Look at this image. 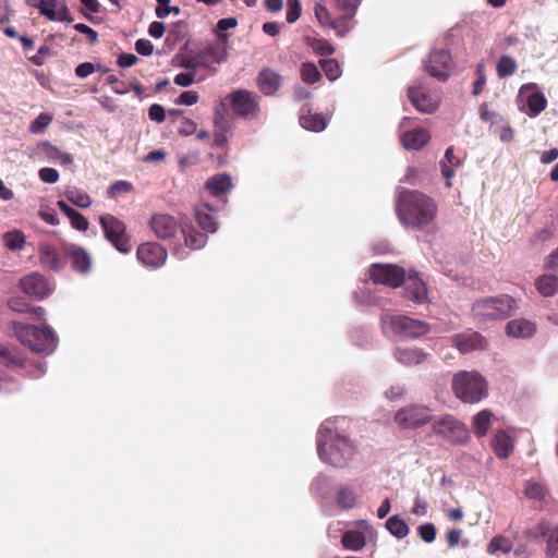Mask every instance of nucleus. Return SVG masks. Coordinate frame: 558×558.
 I'll use <instances>...</instances> for the list:
<instances>
[{"label":"nucleus","mask_w":558,"mask_h":558,"mask_svg":"<svg viewBox=\"0 0 558 558\" xmlns=\"http://www.w3.org/2000/svg\"><path fill=\"white\" fill-rule=\"evenodd\" d=\"M149 227L162 241L172 239L180 228L184 244H175L172 248V255L180 260L187 257L189 250L203 248L207 243V235L199 232L190 221L179 226L177 219L168 214H155L149 220Z\"/></svg>","instance_id":"1"},{"label":"nucleus","mask_w":558,"mask_h":558,"mask_svg":"<svg viewBox=\"0 0 558 558\" xmlns=\"http://www.w3.org/2000/svg\"><path fill=\"white\" fill-rule=\"evenodd\" d=\"M317 453L319 459L335 468H344L355 454L354 444L340 434L335 421H324L316 436Z\"/></svg>","instance_id":"2"},{"label":"nucleus","mask_w":558,"mask_h":558,"mask_svg":"<svg viewBox=\"0 0 558 558\" xmlns=\"http://www.w3.org/2000/svg\"><path fill=\"white\" fill-rule=\"evenodd\" d=\"M396 211L404 227L421 229L435 219L437 207L428 196L417 191L402 190L398 195Z\"/></svg>","instance_id":"3"},{"label":"nucleus","mask_w":558,"mask_h":558,"mask_svg":"<svg viewBox=\"0 0 558 558\" xmlns=\"http://www.w3.org/2000/svg\"><path fill=\"white\" fill-rule=\"evenodd\" d=\"M10 331L12 335L34 353L52 354L58 347V336L48 325L37 327L20 322L10 323Z\"/></svg>","instance_id":"4"},{"label":"nucleus","mask_w":558,"mask_h":558,"mask_svg":"<svg viewBox=\"0 0 558 558\" xmlns=\"http://www.w3.org/2000/svg\"><path fill=\"white\" fill-rule=\"evenodd\" d=\"M336 9L340 13L339 19L331 17L328 9L322 4L316 3L314 13L323 26L333 28L338 36L343 37L354 27L353 17L361 4V0H335Z\"/></svg>","instance_id":"5"},{"label":"nucleus","mask_w":558,"mask_h":558,"mask_svg":"<svg viewBox=\"0 0 558 558\" xmlns=\"http://www.w3.org/2000/svg\"><path fill=\"white\" fill-rule=\"evenodd\" d=\"M452 389L456 397L464 403H478L488 393L485 378L475 371H462L453 376Z\"/></svg>","instance_id":"6"},{"label":"nucleus","mask_w":558,"mask_h":558,"mask_svg":"<svg viewBox=\"0 0 558 558\" xmlns=\"http://www.w3.org/2000/svg\"><path fill=\"white\" fill-rule=\"evenodd\" d=\"M515 308V301L507 294L476 300L472 305V315L478 323L507 318Z\"/></svg>","instance_id":"7"},{"label":"nucleus","mask_w":558,"mask_h":558,"mask_svg":"<svg viewBox=\"0 0 558 558\" xmlns=\"http://www.w3.org/2000/svg\"><path fill=\"white\" fill-rule=\"evenodd\" d=\"M408 99L420 112L434 113L439 106V97L433 93L425 78L413 81L408 87Z\"/></svg>","instance_id":"8"},{"label":"nucleus","mask_w":558,"mask_h":558,"mask_svg":"<svg viewBox=\"0 0 558 558\" xmlns=\"http://www.w3.org/2000/svg\"><path fill=\"white\" fill-rule=\"evenodd\" d=\"M105 238L122 254L132 251L130 239L126 234V228L123 221L119 220L110 214H106L99 218Z\"/></svg>","instance_id":"9"},{"label":"nucleus","mask_w":558,"mask_h":558,"mask_svg":"<svg viewBox=\"0 0 558 558\" xmlns=\"http://www.w3.org/2000/svg\"><path fill=\"white\" fill-rule=\"evenodd\" d=\"M381 323L384 326L389 325L396 335L409 339L420 338L429 331V326L425 322L403 315L385 314L381 316Z\"/></svg>","instance_id":"10"},{"label":"nucleus","mask_w":558,"mask_h":558,"mask_svg":"<svg viewBox=\"0 0 558 558\" xmlns=\"http://www.w3.org/2000/svg\"><path fill=\"white\" fill-rule=\"evenodd\" d=\"M434 433L451 444H463L469 440L468 427L452 415H444L432 425Z\"/></svg>","instance_id":"11"},{"label":"nucleus","mask_w":558,"mask_h":558,"mask_svg":"<svg viewBox=\"0 0 558 558\" xmlns=\"http://www.w3.org/2000/svg\"><path fill=\"white\" fill-rule=\"evenodd\" d=\"M232 111L244 119L255 120L259 116V96L246 89H238L229 95Z\"/></svg>","instance_id":"12"},{"label":"nucleus","mask_w":558,"mask_h":558,"mask_svg":"<svg viewBox=\"0 0 558 558\" xmlns=\"http://www.w3.org/2000/svg\"><path fill=\"white\" fill-rule=\"evenodd\" d=\"M518 104L521 111L529 117H537L547 106V100L535 83H527L520 87Z\"/></svg>","instance_id":"13"},{"label":"nucleus","mask_w":558,"mask_h":558,"mask_svg":"<svg viewBox=\"0 0 558 558\" xmlns=\"http://www.w3.org/2000/svg\"><path fill=\"white\" fill-rule=\"evenodd\" d=\"M375 537L376 532L373 525L365 520H360L354 523L353 529L342 534L341 544L347 550L359 551L367 543L373 542Z\"/></svg>","instance_id":"14"},{"label":"nucleus","mask_w":558,"mask_h":558,"mask_svg":"<svg viewBox=\"0 0 558 558\" xmlns=\"http://www.w3.org/2000/svg\"><path fill=\"white\" fill-rule=\"evenodd\" d=\"M432 410L423 404H408L399 409L395 422L402 428L415 429L430 422Z\"/></svg>","instance_id":"15"},{"label":"nucleus","mask_w":558,"mask_h":558,"mask_svg":"<svg viewBox=\"0 0 558 558\" xmlns=\"http://www.w3.org/2000/svg\"><path fill=\"white\" fill-rule=\"evenodd\" d=\"M404 269L392 264H374L369 269V277L374 283L391 288L399 287L404 280Z\"/></svg>","instance_id":"16"},{"label":"nucleus","mask_w":558,"mask_h":558,"mask_svg":"<svg viewBox=\"0 0 558 558\" xmlns=\"http://www.w3.org/2000/svg\"><path fill=\"white\" fill-rule=\"evenodd\" d=\"M27 4L38 9L39 13L49 21L73 22L69 8L62 0H27Z\"/></svg>","instance_id":"17"},{"label":"nucleus","mask_w":558,"mask_h":558,"mask_svg":"<svg viewBox=\"0 0 558 558\" xmlns=\"http://www.w3.org/2000/svg\"><path fill=\"white\" fill-rule=\"evenodd\" d=\"M395 360L405 367H416L427 364L432 361L433 355L430 352L410 345H397L392 350Z\"/></svg>","instance_id":"18"},{"label":"nucleus","mask_w":558,"mask_h":558,"mask_svg":"<svg viewBox=\"0 0 558 558\" xmlns=\"http://www.w3.org/2000/svg\"><path fill=\"white\" fill-rule=\"evenodd\" d=\"M451 68V54L447 49L432 51L425 63V69L429 75L439 81H446L449 77Z\"/></svg>","instance_id":"19"},{"label":"nucleus","mask_w":558,"mask_h":558,"mask_svg":"<svg viewBox=\"0 0 558 558\" xmlns=\"http://www.w3.org/2000/svg\"><path fill=\"white\" fill-rule=\"evenodd\" d=\"M136 255L144 266L154 269L163 266L168 257L166 248L156 242L141 244Z\"/></svg>","instance_id":"20"},{"label":"nucleus","mask_w":558,"mask_h":558,"mask_svg":"<svg viewBox=\"0 0 558 558\" xmlns=\"http://www.w3.org/2000/svg\"><path fill=\"white\" fill-rule=\"evenodd\" d=\"M20 284L24 293L37 300L45 299L51 293L49 282L38 272H32L31 275L23 277Z\"/></svg>","instance_id":"21"},{"label":"nucleus","mask_w":558,"mask_h":558,"mask_svg":"<svg viewBox=\"0 0 558 558\" xmlns=\"http://www.w3.org/2000/svg\"><path fill=\"white\" fill-rule=\"evenodd\" d=\"M452 345L462 354L483 350L486 345L485 338L477 331H468L452 336Z\"/></svg>","instance_id":"22"},{"label":"nucleus","mask_w":558,"mask_h":558,"mask_svg":"<svg viewBox=\"0 0 558 558\" xmlns=\"http://www.w3.org/2000/svg\"><path fill=\"white\" fill-rule=\"evenodd\" d=\"M205 187L211 196L227 203V195L233 187L232 178L228 173L215 174L207 179Z\"/></svg>","instance_id":"23"},{"label":"nucleus","mask_w":558,"mask_h":558,"mask_svg":"<svg viewBox=\"0 0 558 558\" xmlns=\"http://www.w3.org/2000/svg\"><path fill=\"white\" fill-rule=\"evenodd\" d=\"M404 290L408 299L417 303H423L427 300L426 283L418 277L417 272L410 271L408 277L404 276Z\"/></svg>","instance_id":"24"},{"label":"nucleus","mask_w":558,"mask_h":558,"mask_svg":"<svg viewBox=\"0 0 558 558\" xmlns=\"http://www.w3.org/2000/svg\"><path fill=\"white\" fill-rule=\"evenodd\" d=\"M430 138L427 130L417 128L400 134L402 146L408 150H418L424 147Z\"/></svg>","instance_id":"25"},{"label":"nucleus","mask_w":558,"mask_h":558,"mask_svg":"<svg viewBox=\"0 0 558 558\" xmlns=\"http://www.w3.org/2000/svg\"><path fill=\"white\" fill-rule=\"evenodd\" d=\"M535 332V324L525 318L512 319L506 325V333L515 339L531 338Z\"/></svg>","instance_id":"26"},{"label":"nucleus","mask_w":558,"mask_h":558,"mask_svg":"<svg viewBox=\"0 0 558 558\" xmlns=\"http://www.w3.org/2000/svg\"><path fill=\"white\" fill-rule=\"evenodd\" d=\"M281 85V76L271 69H264L257 76V86L265 96L274 95Z\"/></svg>","instance_id":"27"},{"label":"nucleus","mask_w":558,"mask_h":558,"mask_svg":"<svg viewBox=\"0 0 558 558\" xmlns=\"http://www.w3.org/2000/svg\"><path fill=\"white\" fill-rule=\"evenodd\" d=\"M195 219L198 226L208 233H215L218 229V223L214 216V209L208 204H199L194 210Z\"/></svg>","instance_id":"28"},{"label":"nucleus","mask_w":558,"mask_h":558,"mask_svg":"<svg viewBox=\"0 0 558 558\" xmlns=\"http://www.w3.org/2000/svg\"><path fill=\"white\" fill-rule=\"evenodd\" d=\"M73 268L81 274H88L92 268L90 255L81 246L71 245L68 248Z\"/></svg>","instance_id":"29"},{"label":"nucleus","mask_w":558,"mask_h":558,"mask_svg":"<svg viewBox=\"0 0 558 558\" xmlns=\"http://www.w3.org/2000/svg\"><path fill=\"white\" fill-rule=\"evenodd\" d=\"M0 363L9 368L23 367L25 357L17 348L0 343Z\"/></svg>","instance_id":"30"},{"label":"nucleus","mask_w":558,"mask_h":558,"mask_svg":"<svg viewBox=\"0 0 558 558\" xmlns=\"http://www.w3.org/2000/svg\"><path fill=\"white\" fill-rule=\"evenodd\" d=\"M39 260L41 265L52 271H58L62 267V263L56 248L48 244L41 243L38 247Z\"/></svg>","instance_id":"31"},{"label":"nucleus","mask_w":558,"mask_h":558,"mask_svg":"<svg viewBox=\"0 0 558 558\" xmlns=\"http://www.w3.org/2000/svg\"><path fill=\"white\" fill-rule=\"evenodd\" d=\"M492 447L497 457L505 459L510 456L513 450V442L510 436L504 430L497 432L492 439Z\"/></svg>","instance_id":"32"},{"label":"nucleus","mask_w":558,"mask_h":558,"mask_svg":"<svg viewBox=\"0 0 558 558\" xmlns=\"http://www.w3.org/2000/svg\"><path fill=\"white\" fill-rule=\"evenodd\" d=\"M300 124L305 130L313 132H322L327 126V122L324 117L317 113L313 114L310 110L305 112L304 109H302V113L300 116Z\"/></svg>","instance_id":"33"},{"label":"nucleus","mask_w":558,"mask_h":558,"mask_svg":"<svg viewBox=\"0 0 558 558\" xmlns=\"http://www.w3.org/2000/svg\"><path fill=\"white\" fill-rule=\"evenodd\" d=\"M493 413L485 409L480 411L472 421L473 432L476 437L482 438L487 435L492 425Z\"/></svg>","instance_id":"34"},{"label":"nucleus","mask_w":558,"mask_h":558,"mask_svg":"<svg viewBox=\"0 0 558 558\" xmlns=\"http://www.w3.org/2000/svg\"><path fill=\"white\" fill-rule=\"evenodd\" d=\"M386 529L389 531V533L399 538L402 539L409 535L410 529L407 522L401 519L399 515H392L386 521Z\"/></svg>","instance_id":"35"},{"label":"nucleus","mask_w":558,"mask_h":558,"mask_svg":"<svg viewBox=\"0 0 558 558\" xmlns=\"http://www.w3.org/2000/svg\"><path fill=\"white\" fill-rule=\"evenodd\" d=\"M66 199L80 208H88L92 205L90 196L76 187H69L64 193Z\"/></svg>","instance_id":"36"},{"label":"nucleus","mask_w":558,"mask_h":558,"mask_svg":"<svg viewBox=\"0 0 558 558\" xmlns=\"http://www.w3.org/2000/svg\"><path fill=\"white\" fill-rule=\"evenodd\" d=\"M537 290L544 296H551L558 292V277L544 275L537 280Z\"/></svg>","instance_id":"37"},{"label":"nucleus","mask_w":558,"mask_h":558,"mask_svg":"<svg viewBox=\"0 0 558 558\" xmlns=\"http://www.w3.org/2000/svg\"><path fill=\"white\" fill-rule=\"evenodd\" d=\"M3 242H4V246L8 250H10L12 252H16V251H21L25 246L26 238L23 234V232H21L19 230H12V231L4 233Z\"/></svg>","instance_id":"38"},{"label":"nucleus","mask_w":558,"mask_h":558,"mask_svg":"<svg viewBox=\"0 0 558 558\" xmlns=\"http://www.w3.org/2000/svg\"><path fill=\"white\" fill-rule=\"evenodd\" d=\"M227 49L222 45L209 46L202 52L205 62L221 63L227 59Z\"/></svg>","instance_id":"39"},{"label":"nucleus","mask_w":558,"mask_h":558,"mask_svg":"<svg viewBox=\"0 0 558 558\" xmlns=\"http://www.w3.org/2000/svg\"><path fill=\"white\" fill-rule=\"evenodd\" d=\"M44 147H45V153L50 160L59 162L60 165H63V166H70L73 163L72 155L60 150L58 147H56L49 143H45Z\"/></svg>","instance_id":"40"},{"label":"nucleus","mask_w":558,"mask_h":558,"mask_svg":"<svg viewBox=\"0 0 558 558\" xmlns=\"http://www.w3.org/2000/svg\"><path fill=\"white\" fill-rule=\"evenodd\" d=\"M517 69V61L507 54L501 56L496 65L497 75L501 78L513 75Z\"/></svg>","instance_id":"41"},{"label":"nucleus","mask_w":558,"mask_h":558,"mask_svg":"<svg viewBox=\"0 0 558 558\" xmlns=\"http://www.w3.org/2000/svg\"><path fill=\"white\" fill-rule=\"evenodd\" d=\"M356 493L350 486H342L336 497V501L342 509H351L356 502Z\"/></svg>","instance_id":"42"},{"label":"nucleus","mask_w":558,"mask_h":558,"mask_svg":"<svg viewBox=\"0 0 558 558\" xmlns=\"http://www.w3.org/2000/svg\"><path fill=\"white\" fill-rule=\"evenodd\" d=\"M320 65L329 81H336L341 76V69L335 59L320 60Z\"/></svg>","instance_id":"43"},{"label":"nucleus","mask_w":558,"mask_h":558,"mask_svg":"<svg viewBox=\"0 0 558 558\" xmlns=\"http://www.w3.org/2000/svg\"><path fill=\"white\" fill-rule=\"evenodd\" d=\"M511 548L512 546L509 539L504 536H496L488 544L487 551L489 554H496L498 551L508 554L511 551Z\"/></svg>","instance_id":"44"},{"label":"nucleus","mask_w":558,"mask_h":558,"mask_svg":"<svg viewBox=\"0 0 558 558\" xmlns=\"http://www.w3.org/2000/svg\"><path fill=\"white\" fill-rule=\"evenodd\" d=\"M303 82L313 84L320 80L322 75L318 68L313 63H304L301 69Z\"/></svg>","instance_id":"45"},{"label":"nucleus","mask_w":558,"mask_h":558,"mask_svg":"<svg viewBox=\"0 0 558 558\" xmlns=\"http://www.w3.org/2000/svg\"><path fill=\"white\" fill-rule=\"evenodd\" d=\"M51 121H52V116L47 112H43L31 123L29 132L33 134H39L46 128L49 126Z\"/></svg>","instance_id":"46"},{"label":"nucleus","mask_w":558,"mask_h":558,"mask_svg":"<svg viewBox=\"0 0 558 558\" xmlns=\"http://www.w3.org/2000/svg\"><path fill=\"white\" fill-rule=\"evenodd\" d=\"M329 487V478L325 474H319L312 483L311 489L318 496H325Z\"/></svg>","instance_id":"47"},{"label":"nucleus","mask_w":558,"mask_h":558,"mask_svg":"<svg viewBox=\"0 0 558 558\" xmlns=\"http://www.w3.org/2000/svg\"><path fill=\"white\" fill-rule=\"evenodd\" d=\"M545 487L537 482H527L525 485V495L529 498L541 500L545 497Z\"/></svg>","instance_id":"48"},{"label":"nucleus","mask_w":558,"mask_h":558,"mask_svg":"<svg viewBox=\"0 0 558 558\" xmlns=\"http://www.w3.org/2000/svg\"><path fill=\"white\" fill-rule=\"evenodd\" d=\"M417 532H418V535L425 542V543H433L436 538V527L433 523H424L422 525L418 526L417 529Z\"/></svg>","instance_id":"49"},{"label":"nucleus","mask_w":558,"mask_h":558,"mask_svg":"<svg viewBox=\"0 0 558 558\" xmlns=\"http://www.w3.org/2000/svg\"><path fill=\"white\" fill-rule=\"evenodd\" d=\"M476 75L477 78L473 83V95L477 96L482 93L484 85L486 84V75H485V65L484 63H478L476 65Z\"/></svg>","instance_id":"50"},{"label":"nucleus","mask_w":558,"mask_h":558,"mask_svg":"<svg viewBox=\"0 0 558 558\" xmlns=\"http://www.w3.org/2000/svg\"><path fill=\"white\" fill-rule=\"evenodd\" d=\"M301 15V2L300 0H288L287 1V22L294 23Z\"/></svg>","instance_id":"51"},{"label":"nucleus","mask_w":558,"mask_h":558,"mask_svg":"<svg viewBox=\"0 0 558 558\" xmlns=\"http://www.w3.org/2000/svg\"><path fill=\"white\" fill-rule=\"evenodd\" d=\"M106 82L111 85L112 92L118 95H124L129 93L130 88L126 86L124 82L119 80L116 75H109L106 78Z\"/></svg>","instance_id":"52"},{"label":"nucleus","mask_w":558,"mask_h":558,"mask_svg":"<svg viewBox=\"0 0 558 558\" xmlns=\"http://www.w3.org/2000/svg\"><path fill=\"white\" fill-rule=\"evenodd\" d=\"M527 535L533 538L546 537L549 535V523L545 520L541 521L535 527L527 532Z\"/></svg>","instance_id":"53"},{"label":"nucleus","mask_w":558,"mask_h":558,"mask_svg":"<svg viewBox=\"0 0 558 558\" xmlns=\"http://www.w3.org/2000/svg\"><path fill=\"white\" fill-rule=\"evenodd\" d=\"M39 178L43 182L53 184L59 180V172L53 168H41L39 170Z\"/></svg>","instance_id":"54"},{"label":"nucleus","mask_w":558,"mask_h":558,"mask_svg":"<svg viewBox=\"0 0 558 558\" xmlns=\"http://www.w3.org/2000/svg\"><path fill=\"white\" fill-rule=\"evenodd\" d=\"M9 307L16 313H28L31 311V306L26 303L22 298H12L9 301Z\"/></svg>","instance_id":"55"},{"label":"nucleus","mask_w":558,"mask_h":558,"mask_svg":"<svg viewBox=\"0 0 558 558\" xmlns=\"http://www.w3.org/2000/svg\"><path fill=\"white\" fill-rule=\"evenodd\" d=\"M405 396V388L402 385H393L386 390L385 397L390 401H397Z\"/></svg>","instance_id":"56"},{"label":"nucleus","mask_w":558,"mask_h":558,"mask_svg":"<svg viewBox=\"0 0 558 558\" xmlns=\"http://www.w3.org/2000/svg\"><path fill=\"white\" fill-rule=\"evenodd\" d=\"M194 81H195V75L192 72L178 73L173 80L174 84L182 86V87L191 86L194 83Z\"/></svg>","instance_id":"57"},{"label":"nucleus","mask_w":558,"mask_h":558,"mask_svg":"<svg viewBox=\"0 0 558 558\" xmlns=\"http://www.w3.org/2000/svg\"><path fill=\"white\" fill-rule=\"evenodd\" d=\"M198 101V94L193 90L183 92L177 99V104L192 106Z\"/></svg>","instance_id":"58"},{"label":"nucleus","mask_w":558,"mask_h":558,"mask_svg":"<svg viewBox=\"0 0 558 558\" xmlns=\"http://www.w3.org/2000/svg\"><path fill=\"white\" fill-rule=\"evenodd\" d=\"M148 116L153 121L161 123L166 119V112L162 106L154 104L148 109Z\"/></svg>","instance_id":"59"},{"label":"nucleus","mask_w":558,"mask_h":558,"mask_svg":"<svg viewBox=\"0 0 558 558\" xmlns=\"http://www.w3.org/2000/svg\"><path fill=\"white\" fill-rule=\"evenodd\" d=\"M547 554H558V526L550 531L547 541Z\"/></svg>","instance_id":"60"},{"label":"nucleus","mask_w":558,"mask_h":558,"mask_svg":"<svg viewBox=\"0 0 558 558\" xmlns=\"http://www.w3.org/2000/svg\"><path fill=\"white\" fill-rule=\"evenodd\" d=\"M70 221L72 227L76 230L86 231L88 229V220L78 211L75 214V216L70 218Z\"/></svg>","instance_id":"61"},{"label":"nucleus","mask_w":558,"mask_h":558,"mask_svg":"<svg viewBox=\"0 0 558 558\" xmlns=\"http://www.w3.org/2000/svg\"><path fill=\"white\" fill-rule=\"evenodd\" d=\"M74 28L82 33V34H85L88 38V40L90 43H96L98 40V34L96 31H94L92 27H89L88 25L86 24H83V23H77L74 25Z\"/></svg>","instance_id":"62"},{"label":"nucleus","mask_w":558,"mask_h":558,"mask_svg":"<svg viewBox=\"0 0 558 558\" xmlns=\"http://www.w3.org/2000/svg\"><path fill=\"white\" fill-rule=\"evenodd\" d=\"M135 49L142 56H150L154 51V46L147 39H138L135 43Z\"/></svg>","instance_id":"63"},{"label":"nucleus","mask_w":558,"mask_h":558,"mask_svg":"<svg viewBox=\"0 0 558 558\" xmlns=\"http://www.w3.org/2000/svg\"><path fill=\"white\" fill-rule=\"evenodd\" d=\"M427 510H428L427 501L423 500L421 497L417 496L414 499V505L412 508L413 514H415L417 517H424L427 514Z\"/></svg>","instance_id":"64"}]
</instances>
